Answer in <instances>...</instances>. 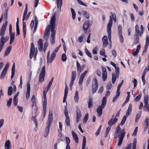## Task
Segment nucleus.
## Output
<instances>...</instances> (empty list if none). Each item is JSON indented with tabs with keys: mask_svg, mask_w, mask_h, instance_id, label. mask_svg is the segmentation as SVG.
I'll use <instances>...</instances> for the list:
<instances>
[{
	"mask_svg": "<svg viewBox=\"0 0 149 149\" xmlns=\"http://www.w3.org/2000/svg\"><path fill=\"white\" fill-rule=\"evenodd\" d=\"M98 87V84L97 82V79L94 78L92 81V92L95 93L97 90Z\"/></svg>",
	"mask_w": 149,
	"mask_h": 149,
	"instance_id": "obj_12",
	"label": "nucleus"
},
{
	"mask_svg": "<svg viewBox=\"0 0 149 149\" xmlns=\"http://www.w3.org/2000/svg\"><path fill=\"white\" fill-rule=\"evenodd\" d=\"M102 78L103 81H105L106 80L107 77V71L106 68L102 66Z\"/></svg>",
	"mask_w": 149,
	"mask_h": 149,
	"instance_id": "obj_19",
	"label": "nucleus"
},
{
	"mask_svg": "<svg viewBox=\"0 0 149 149\" xmlns=\"http://www.w3.org/2000/svg\"><path fill=\"white\" fill-rule=\"evenodd\" d=\"M36 117L35 116H33L31 118V120L33 121L35 124L36 127H37L38 126V123L36 121Z\"/></svg>",
	"mask_w": 149,
	"mask_h": 149,
	"instance_id": "obj_56",
	"label": "nucleus"
},
{
	"mask_svg": "<svg viewBox=\"0 0 149 149\" xmlns=\"http://www.w3.org/2000/svg\"><path fill=\"white\" fill-rule=\"evenodd\" d=\"M30 95V91H27L26 94V97L27 100L29 99Z\"/></svg>",
	"mask_w": 149,
	"mask_h": 149,
	"instance_id": "obj_63",
	"label": "nucleus"
},
{
	"mask_svg": "<svg viewBox=\"0 0 149 149\" xmlns=\"http://www.w3.org/2000/svg\"><path fill=\"white\" fill-rule=\"evenodd\" d=\"M146 42L145 46H148L149 45V38L148 36H147L146 37Z\"/></svg>",
	"mask_w": 149,
	"mask_h": 149,
	"instance_id": "obj_60",
	"label": "nucleus"
},
{
	"mask_svg": "<svg viewBox=\"0 0 149 149\" xmlns=\"http://www.w3.org/2000/svg\"><path fill=\"white\" fill-rule=\"evenodd\" d=\"M71 10L72 14V17L73 19H74L76 16L75 12L74 10L72 8H71Z\"/></svg>",
	"mask_w": 149,
	"mask_h": 149,
	"instance_id": "obj_39",
	"label": "nucleus"
},
{
	"mask_svg": "<svg viewBox=\"0 0 149 149\" xmlns=\"http://www.w3.org/2000/svg\"><path fill=\"white\" fill-rule=\"evenodd\" d=\"M48 46V43L47 41V39L46 40V41L45 42L44 45V51H45V50L47 48V47Z\"/></svg>",
	"mask_w": 149,
	"mask_h": 149,
	"instance_id": "obj_62",
	"label": "nucleus"
},
{
	"mask_svg": "<svg viewBox=\"0 0 149 149\" xmlns=\"http://www.w3.org/2000/svg\"><path fill=\"white\" fill-rule=\"evenodd\" d=\"M107 103V99L106 97H103L101 105L98 107L97 109V115L98 117H100L102 113V109L105 106Z\"/></svg>",
	"mask_w": 149,
	"mask_h": 149,
	"instance_id": "obj_6",
	"label": "nucleus"
},
{
	"mask_svg": "<svg viewBox=\"0 0 149 149\" xmlns=\"http://www.w3.org/2000/svg\"><path fill=\"white\" fill-rule=\"evenodd\" d=\"M82 14L85 16L87 19L89 18V15L87 11L85 10H82Z\"/></svg>",
	"mask_w": 149,
	"mask_h": 149,
	"instance_id": "obj_35",
	"label": "nucleus"
},
{
	"mask_svg": "<svg viewBox=\"0 0 149 149\" xmlns=\"http://www.w3.org/2000/svg\"><path fill=\"white\" fill-rule=\"evenodd\" d=\"M149 71V62H148V63L147 65V66L146 67L144 70L143 73H145V74H146V72Z\"/></svg>",
	"mask_w": 149,
	"mask_h": 149,
	"instance_id": "obj_52",
	"label": "nucleus"
},
{
	"mask_svg": "<svg viewBox=\"0 0 149 149\" xmlns=\"http://www.w3.org/2000/svg\"><path fill=\"white\" fill-rule=\"evenodd\" d=\"M76 122H79L81 117V112L80 110H78L76 111Z\"/></svg>",
	"mask_w": 149,
	"mask_h": 149,
	"instance_id": "obj_25",
	"label": "nucleus"
},
{
	"mask_svg": "<svg viewBox=\"0 0 149 149\" xmlns=\"http://www.w3.org/2000/svg\"><path fill=\"white\" fill-rule=\"evenodd\" d=\"M38 53V50L37 48L35 47L34 44L31 43L30 52V58H32L33 57H36Z\"/></svg>",
	"mask_w": 149,
	"mask_h": 149,
	"instance_id": "obj_8",
	"label": "nucleus"
},
{
	"mask_svg": "<svg viewBox=\"0 0 149 149\" xmlns=\"http://www.w3.org/2000/svg\"><path fill=\"white\" fill-rule=\"evenodd\" d=\"M141 111H140L138 114L136 115L135 119V121L136 122H137L138 121V120L141 117Z\"/></svg>",
	"mask_w": 149,
	"mask_h": 149,
	"instance_id": "obj_51",
	"label": "nucleus"
},
{
	"mask_svg": "<svg viewBox=\"0 0 149 149\" xmlns=\"http://www.w3.org/2000/svg\"><path fill=\"white\" fill-rule=\"evenodd\" d=\"M61 46V45H60L57 47L51 54L50 57V51H48L47 56V63H51L54 60L56 56V53L58 51Z\"/></svg>",
	"mask_w": 149,
	"mask_h": 149,
	"instance_id": "obj_3",
	"label": "nucleus"
},
{
	"mask_svg": "<svg viewBox=\"0 0 149 149\" xmlns=\"http://www.w3.org/2000/svg\"><path fill=\"white\" fill-rule=\"evenodd\" d=\"M125 136V133L124 132H122L121 134V135L120 137L118 138L119 141L118 144V146H120L122 144L123 140V139Z\"/></svg>",
	"mask_w": 149,
	"mask_h": 149,
	"instance_id": "obj_24",
	"label": "nucleus"
},
{
	"mask_svg": "<svg viewBox=\"0 0 149 149\" xmlns=\"http://www.w3.org/2000/svg\"><path fill=\"white\" fill-rule=\"evenodd\" d=\"M111 128V127L109 126L108 127H107V129L106 131V135H105V137H106L107 136L109 132V131L110 130Z\"/></svg>",
	"mask_w": 149,
	"mask_h": 149,
	"instance_id": "obj_55",
	"label": "nucleus"
},
{
	"mask_svg": "<svg viewBox=\"0 0 149 149\" xmlns=\"http://www.w3.org/2000/svg\"><path fill=\"white\" fill-rule=\"evenodd\" d=\"M20 83L19 86V88L21 89L22 88V77L21 75L20 77Z\"/></svg>",
	"mask_w": 149,
	"mask_h": 149,
	"instance_id": "obj_50",
	"label": "nucleus"
},
{
	"mask_svg": "<svg viewBox=\"0 0 149 149\" xmlns=\"http://www.w3.org/2000/svg\"><path fill=\"white\" fill-rule=\"evenodd\" d=\"M18 102V98L14 97L13 99V103L15 106H16Z\"/></svg>",
	"mask_w": 149,
	"mask_h": 149,
	"instance_id": "obj_46",
	"label": "nucleus"
},
{
	"mask_svg": "<svg viewBox=\"0 0 149 149\" xmlns=\"http://www.w3.org/2000/svg\"><path fill=\"white\" fill-rule=\"evenodd\" d=\"M90 25V22L89 21H86L84 24L83 26V30L84 31H86L89 28Z\"/></svg>",
	"mask_w": 149,
	"mask_h": 149,
	"instance_id": "obj_22",
	"label": "nucleus"
},
{
	"mask_svg": "<svg viewBox=\"0 0 149 149\" xmlns=\"http://www.w3.org/2000/svg\"><path fill=\"white\" fill-rule=\"evenodd\" d=\"M117 120L114 118L111 119L108 122V124L109 126L111 127V126L113 124H114L117 121Z\"/></svg>",
	"mask_w": 149,
	"mask_h": 149,
	"instance_id": "obj_30",
	"label": "nucleus"
},
{
	"mask_svg": "<svg viewBox=\"0 0 149 149\" xmlns=\"http://www.w3.org/2000/svg\"><path fill=\"white\" fill-rule=\"evenodd\" d=\"M76 72L75 71H72V73L71 78L70 84V89L72 88V86L74 83V81L76 78Z\"/></svg>",
	"mask_w": 149,
	"mask_h": 149,
	"instance_id": "obj_16",
	"label": "nucleus"
},
{
	"mask_svg": "<svg viewBox=\"0 0 149 149\" xmlns=\"http://www.w3.org/2000/svg\"><path fill=\"white\" fill-rule=\"evenodd\" d=\"M28 11V5L27 3H26L25 6V8L24 11L22 21L23 24V30L24 33V37H25L26 34V23L24 22V21L26 20V15Z\"/></svg>",
	"mask_w": 149,
	"mask_h": 149,
	"instance_id": "obj_7",
	"label": "nucleus"
},
{
	"mask_svg": "<svg viewBox=\"0 0 149 149\" xmlns=\"http://www.w3.org/2000/svg\"><path fill=\"white\" fill-rule=\"evenodd\" d=\"M45 68L43 66L41 70L39 77V82H43L44 80L45 76Z\"/></svg>",
	"mask_w": 149,
	"mask_h": 149,
	"instance_id": "obj_10",
	"label": "nucleus"
},
{
	"mask_svg": "<svg viewBox=\"0 0 149 149\" xmlns=\"http://www.w3.org/2000/svg\"><path fill=\"white\" fill-rule=\"evenodd\" d=\"M38 23V20L36 19V18H35V21L32 20L31 21L30 24V26L32 29L33 28V32H35L37 28V25Z\"/></svg>",
	"mask_w": 149,
	"mask_h": 149,
	"instance_id": "obj_17",
	"label": "nucleus"
},
{
	"mask_svg": "<svg viewBox=\"0 0 149 149\" xmlns=\"http://www.w3.org/2000/svg\"><path fill=\"white\" fill-rule=\"evenodd\" d=\"M38 49L40 51H42L43 46V42L42 39H40L38 42Z\"/></svg>",
	"mask_w": 149,
	"mask_h": 149,
	"instance_id": "obj_23",
	"label": "nucleus"
},
{
	"mask_svg": "<svg viewBox=\"0 0 149 149\" xmlns=\"http://www.w3.org/2000/svg\"><path fill=\"white\" fill-rule=\"evenodd\" d=\"M145 75L146 74H145V73H143L141 77V79L143 83V86H144L145 85L146 83V80L145 79Z\"/></svg>",
	"mask_w": 149,
	"mask_h": 149,
	"instance_id": "obj_44",
	"label": "nucleus"
},
{
	"mask_svg": "<svg viewBox=\"0 0 149 149\" xmlns=\"http://www.w3.org/2000/svg\"><path fill=\"white\" fill-rule=\"evenodd\" d=\"M10 44H11L13 42L15 38V33H10Z\"/></svg>",
	"mask_w": 149,
	"mask_h": 149,
	"instance_id": "obj_34",
	"label": "nucleus"
},
{
	"mask_svg": "<svg viewBox=\"0 0 149 149\" xmlns=\"http://www.w3.org/2000/svg\"><path fill=\"white\" fill-rule=\"evenodd\" d=\"M72 133L74 139V140L76 143H78L79 141V139L77 135L73 131H72Z\"/></svg>",
	"mask_w": 149,
	"mask_h": 149,
	"instance_id": "obj_29",
	"label": "nucleus"
},
{
	"mask_svg": "<svg viewBox=\"0 0 149 149\" xmlns=\"http://www.w3.org/2000/svg\"><path fill=\"white\" fill-rule=\"evenodd\" d=\"M124 132L125 134V132L124 129L122 131H121V128L120 127V124H119L117 126L116 130L114 137L115 138H119L120 137L122 132Z\"/></svg>",
	"mask_w": 149,
	"mask_h": 149,
	"instance_id": "obj_9",
	"label": "nucleus"
},
{
	"mask_svg": "<svg viewBox=\"0 0 149 149\" xmlns=\"http://www.w3.org/2000/svg\"><path fill=\"white\" fill-rule=\"evenodd\" d=\"M101 127H102V125H100V126L99 128H98L97 131L95 133V134L97 136L99 135L100 133L101 130Z\"/></svg>",
	"mask_w": 149,
	"mask_h": 149,
	"instance_id": "obj_59",
	"label": "nucleus"
},
{
	"mask_svg": "<svg viewBox=\"0 0 149 149\" xmlns=\"http://www.w3.org/2000/svg\"><path fill=\"white\" fill-rule=\"evenodd\" d=\"M135 33L134 36L135 37L136 40L138 41L139 40V37L141 36L143 34L144 28L143 25H141L140 27V30H139V26L136 25L135 27Z\"/></svg>",
	"mask_w": 149,
	"mask_h": 149,
	"instance_id": "obj_5",
	"label": "nucleus"
},
{
	"mask_svg": "<svg viewBox=\"0 0 149 149\" xmlns=\"http://www.w3.org/2000/svg\"><path fill=\"white\" fill-rule=\"evenodd\" d=\"M47 106V99H43V109H46Z\"/></svg>",
	"mask_w": 149,
	"mask_h": 149,
	"instance_id": "obj_48",
	"label": "nucleus"
},
{
	"mask_svg": "<svg viewBox=\"0 0 149 149\" xmlns=\"http://www.w3.org/2000/svg\"><path fill=\"white\" fill-rule=\"evenodd\" d=\"M31 101L33 103V105L32 106V107H33L34 105H36V99L34 95H33L31 98Z\"/></svg>",
	"mask_w": 149,
	"mask_h": 149,
	"instance_id": "obj_42",
	"label": "nucleus"
},
{
	"mask_svg": "<svg viewBox=\"0 0 149 149\" xmlns=\"http://www.w3.org/2000/svg\"><path fill=\"white\" fill-rule=\"evenodd\" d=\"M98 48L97 47H95L93 49V52L94 54H96L97 53V50Z\"/></svg>",
	"mask_w": 149,
	"mask_h": 149,
	"instance_id": "obj_64",
	"label": "nucleus"
},
{
	"mask_svg": "<svg viewBox=\"0 0 149 149\" xmlns=\"http://www.w3.org/2000/svg\"><path fill=\"white\" fill-rule=\"evenodd\" d=\"M56 18L54 15L53 16L51 19L50 25H48L45 29V36L48 38L50 34V30L51 28H52V34L50 37V40L52 44H54L55 42V31L54 29L55 26Z\"/></svg>",
	"mask_w": 149,
	"mask_h": 149,
	"instance_id": "obj_1",
	"label": "nucleus"
},
{
	"mask_svg": "<svg viewBox=\"0 0 149 149\" xmlns=\"http://www.w3.org/2000/svg\"><path fill=\"white\" fill-rule=\"evenodd\" d=\"M93 99L91 97H90L88 102V107L90 109L93 105L92 103Z\"/></svg>",
	"mask_w": 149,
	"mask_h": 149,
	"instance_id": "obj_38",
	"label": "nucleus"
},
{
	"mask_svg": "<svg viewBox=\"0 0 149 149\" xmlns=\"http://www.w3.org/2000/svg\"><path fill=\"white\" fill-rule=\"evenodd\" d=\"M67 59V57L66 55L63 54L62 55V61L64 62L66 61Z\"/></svg>",
	"mask_w": 149,
	"mask_h": 149,
	"instance_id": "obj_58",
	"label": "nucleus"
},
{
	"mask_svg": "<svg viewBox=\"0 0 149 149\" xmlns=\"http://www.w3.org/2000/svg\"><path fill=\"white\" fill-rule=\"evenodd\" d=\"M132 110V105L130 104L126 112V116H128L131 113Z\"/></svg>",
	"mask_w": 149,
	"mask_h": 149,
	"instance_id": "obj_31",
	"label": "nucleus"
},
{
	"mask_svg": "<svg viewBox=\"0 0 149 149\" xmlns=\"http://www.w3.org/2000/svg\"><path fill=\"white\" fill-rule=\"evenodd\" d=\"M85 52L86 55L90 58H92V56L90 52L89 51L86 49H85Z\"/></svg>",
	"mask_w": 149,
	"mask_h": 149,
	"instance_id": "obj_49",
	"label": "nucleus"
},
{
	"mask_svg": "<svg viewBox=\"0 0 149 149\" xmlns=\"http://www.w3.org/2000/svg\"><path fill=\"white\" fill-rule=\"evenodd\" d=\"M119 75L118 74H115V73H113L112 74V82L113 84H114L115 83L116 79L118 78Z\"/></svg>",
	"mask_w": 149,
	"mask_h": 149,
	"instance_id": "obj_27",
	"label": "nucleus"
},
{
	"mask_svg": "<svg viewBox=\"0 0 149 149\" xmlns=\"http://www.w3.org/2000/svg\"><path fill=\"white\" fill-rule=\"evenodd\" d=\"M88 72V71L87 70H86L81 74L79 81V84L80 86L82 85L83 80Z\"/></svg>",
	"mask_w": 149,
	"mask_h": 149,
	"instance_id": "obj_18",
	"label": "nucleus"
},
{
	"mask_svg": "<svg viewBox=\"0 0 149 149\" xmlns=\"http://www.w3.org/2000/svg\"><path fill=\"white\" fill-rule=\"evenodd\" d=\"M149 101V98L148 95H145L144 96V104H148Z\"/></svg>",
	"mask_w": 149,
	"mask_h": 149,
	"instance_id": "obj_43",
	"label": "nucleus"
},
{
	"mask_svg": "<svg viewBox=\"0 0 149 149\" xmlns=\"http://www.w3.org/2000/svg\"><path fill=\"white\" fill-rule=\"evenodd\" d=\"M9 65L10 63L8 62H7L6 65L5 67L1 72V75L0 76L1 79H3L4 78L5 75L6 73L7 69L8 68Z\"/></svg>",
	"mask_w": 149,
	"mask_h": 149,
	"instance_id": "obj_14",
	"label": "nucleus"
},
{
	"mask_svg": "<svg viewBox=\"0 0 149 149\" xmlns=\"http://www.w3.org/2000/svg\"><path fill=\"white\" fill-rule=\"evenodd\" d=\"M111 14L112 16V17L111 16H110V19L107 25V31L108 33V36L109 41L110 42H111V28L113 24L112 19H113L115 22H116V15L113 13H111Z\"/></svg>",
	"mask_w": 149,
	"mask_h": 149,
	"instance_id": "obj_2",
	"label": "nucleus"
},
{
	"mask_svg": "<svg viewBox=\"0 0 149 149\" xmlns=\"http://www.w3.org/2000/svg\"><path fill=\"white\" fill-rule=\"evenodd\" d=\"M122 27L121 25H119L118 27V36L120 41L121 43L124 42V38L122 35Z\"/></svg>",
	"mask_w": 149,
	"mask_h": 149,
	"instance_id": "obj_13",
	"label": "nucleus"
},
{
	"mask_svg": "<svg viewBox=\"0 0 149 149\" xmlns=\"http://www.w3.org/2000/svg\"><path fill=\"white\" fill-rule=\"evenodd\" d=\"M77 1L78 3L81 5H83L85 6H87V5L84 3L81 0H77Z\"/></svg>",
	"mask_w": 149,
	"mask_h": 149,
	"instance_id": "obj_53",
	"label": "nucleus"
},
{
	"mask_svg": "<svg viewBox=\"0 0 149 149\" xmlns=\"http://www.w3.org/2000/svg\"><path fill=\"white\" fill-rule=\"evenodd\" d=\"M11 142L8 140L6 141L5 143V149H10L11 148Z\"/></svg>",
	"mask_w": 149,
	"mask_h": 149,
	"instance_id": "obj_28",
	"label": "nucleus"
},
{
	"mask_svg": "<svg viewBox=\"0 0 149 149\" xmlns=\"http://www.w3.org/2000/svg\"><path fill=\"white\" fill-rule=\"evenodd\" d=\"M120 94V93L116 92V95L114 97L112 100V102H114L116 101L119 96Z\"/></svg>",
	"mask_w": 149,
	"mask_h": 149,
	"instance_id": "obj_37",
	"label": "nucleus"
},
{
	"mask_svg": "<svg viewBox=\"0 0 149 149\" xmlns=\"http://www.w3.org/2000/svg\"><path fill=\"white\" fill-rule=\"evenodd\" d=\"M136 139H134L133 141V146L132 149H136Z\"/></svg>",
	"mask_w": 149,
	"mask_h": 149,
	"instance_id": "obj_47",
	"label": "nucleus"
},
{
	"mask_svg": "<svg viewBox=\"0 0 149 149\" xmlns=\"http://www.w3.org/2000/svg\"><path fill=\"white\" fill-rule=\"evenodd\" d=\"M7 21H6L3 24L1 29L0 35L2 37L3 36L6 31V26L7 25Z\"/></svg>",
	"mask_w": 149,
	"mask_h": 149,
	"instance_id": "obj_15",
	"label": "nucleus"
},
{
	"mask_svg": "<svg viewBox=\"0 0 149 149\" xmlns=\"http://www.w3.org/2000/svg\"><path fill=\"white\" fill-rule=\"evenodd\" d=\"M141 96V93L139 94V95L136 96L135 99V100L136 101H139L140 99Z\"/></svg>",
	"mask_w": 149,
	"mask_h": 149,
	"instance_id": "obj_61",
	"label": "nucleus"
},
{
	"mask_svg": "<svg viewBox=\"0 0 149 149\" xmlns=\"http://www.w3.org/2000/svg\"><path fill=\"white\" fill-rule=\"evenodd\" d=\"M52 120V112H49L48 115V120L47 123V126L45 128V132L44 134V136L45 138L47 137L48 135L50 127Z\"/></svg>",
	"mask_w": 149,
	"mask_h": 149,
	"instance_id": "obj_4",
	"label": "nucleus"
},
{
	"mask_svg": "<svg viewBox=\"0 0 149 149\" xmlns=\"http://www.w3.org/2000/svg\"><path fill=\"white\" fill-rule=\"evenodd\" d=\"M13 88L12 86H10L8 87V95H11L12 93Z\"/></svg>",
	"mask_w": 149,
	"mask_h": 149,
	"instance_id": "obj_41",
	"label": "nucleus"
},
{
	"mask_svg": "<svg viewBox=\"0 0 149 149\" xmlns=\"http://www.w3.org/2000/svg\"><path fill=\"white\" fill-rule=\"evenodd\" d=\"M12 101V99L10 98L7 101V106L8 107H10Z\"/></svg>",
	"mask_w": 149,
	"mask_h": 149,
	"instance_id": "obj_54",
	"label": "nucleus"
},
{
	"mask_svg": "<svg viewBox=\"0 0 149 149\" xmlns=\"http://www.w3.org/2000/svg\"><path fill=\"white\" fill-rule=\"evenodd\" d=\"M79 99V97L78 96V91H76L75 94L74 96V100L76 102H78Z\"/></svg>",
	"mask_w": 149,
	"mask_h": 149,
	"instance_id": "obj_36",
	"label": "nucleus"
},
{
	"mask_svg": "<svg viewBox=\"0 0 149 149\" xmlns=\"http://www.w3.org/2000/svg\"><path fill=\"white\" fill-rule=\"evenodd\" d=\"M127 118V116H124L121 121L120 124L121 125H123L125 123Z\"/></svg>",
	"mask_w": 149,
	"mask_h": 149,
	"instance_id": "obj_45",
	"label": "nucleus"
},
{
	"mask_svg": "<svg viewBox=\"0 0 149 149\" xmlns=\"http://www.w3.org/2000/svg\"><path fill=\"white\" fill-rule=\"evenodd\" d=\"M100 54L102 55L103 56L105 57H107V56L106 55H105V51L104 49H102L101 51H100Z\"/></svg>",
	"mask_w": 149,
	"mask_h": 149,
	"instance_id": "obj_57",
	"label": "nucleus"
},
{
	"mask_svg": "<svg viewBox=\"0 0 149 149\" xmlns=\"http://www.w3.org/2000/svg\"><path fill=\"white\" fill-rule=\"evenodd\" d=\"M102 40L103 42V47H106L108 45L107 37V36H104L102 38Z\"/></svg>",
	"mask_w": 149,
	"mask_h": 149,
	"instance_id": "obj_21",
	"label": "nucleus"
},
{
	"mask_svg": "<svg viewBox=\"0 0 149 149\" xmlns=\"http://www.w3.org/2000/svg\"><path fill=\"white\" fill-rule=\"evenodd\" d=\"M9 39L8 36H6L5 38L4 36L1 37L0 42V52H1L4 45L5 43L8 41Z\"/></svg>",
	"mask_w": 149,
	"mask_h": 149,
	"instance_id": "obj_11",
	"label": "nucleus"
},
{
	"mask_svg": "<svg viewBox=\"0 0 149 149\" xmlns=\"http://www.w3.org/2000/svg\"><path fill=\"white\" fill-rule=\"evenodd\" d=\"M65 114L66 118L65 120L66 124L67 126H69L70 125V119L69 118L68 111L67 110H66L65 111Z\"/></svg>",
	"mask_w": 149,
	"mask_h": 149,
	"instance_id": "obj_20",
	"label": "nucleus"
},
{
	"mask_svg": "<svg viewBox=\"0 0 149 149\" xmlns=\"http://www.w3.org/2000/svg\"><path fill=\"white\" fill-rule=\"evenodd\" d=\"M86 39L85 38V36L83 35L80 36L78 38V41L79 42H81L85 41Z\"/></svg>",
	"mask_w": 149,
	"mask_h": 149,
	"instance_id": "obj_32",
	"label": "nucleus"
},
{
	"mask_svg": "<svg viewBox=\"0 0 149 149\" xmlns=\"http://www.w3.org/2000/svg\"><path fill=\"white\" fill-rule=\"evenodd\" d=\"M88 118V113H86L84 118L83 120V123L84 124H85L87 121Z\"/></svg>",
	"mask_w": 149,
	"mask_h": 149,
	"instance_id": "obj_40",
	"label": "nucleus"
},
{
	"mask_svg": "<svg viewBox=\"0 0 149 149\" xmlns=\"http://www.w3.org/2000/svg\"><path fill=\"white\" fill-rule=\"evenodd\" d=\"M11 49L12 47L11 46H9L7 48L6 50L4 53V56H7L10 53L11 50Z\"/></svg>",
	"mask_w": 149,
	"mask_h": 149,
	"instance_id": "obj_33",
	"label": "nucleus"
},
{
	"mask_svg": "<svg viewBox=\"0 0 149 149\" xmlns=\"http://www.w3.org/2000/svg\"><path fill=\"white\" fill-rule=\"evenodd\" d=\"M68 88L67 86H66L65 89L64 91V97L63 102H65L66 101V99L67 95L68 94Z\"/></svg>",
	"mask_w": 149,
	"mask_h": 149,
	"instance_id": "obj_26",
	"label": "nucleus"
}]
</instances>
